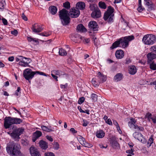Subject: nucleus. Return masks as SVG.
Masks as SVG:
<instances>
[{"mask_svg": "<svg viewBox=\"0 0 156 156\" xmlns=\"http://www.w3.org/2000/svg\"><path fill=\"white\" fill-rule=\"evenodd\" d=\"M6 150L10 156H22L17 144L13 143L8 144Z\"/></svg>", "mask_w": 156, "mask_h": 156, "instance_id": "1", "label": "nucleus"}, {"mask_svg": "<svg viewBox=\"0 0 156 156\" xmlns=\"http://www.w3.org/2000/svg\"><path fill=\"white\" fill-rule=\"evenodd\" d=\"M23 120L17 118L7 117L4 119V126L5 129L9 128L13 124H19L22 122Z\"/></svg>", "mask_w": 156, "mask_h": 156, "instance_id": "2", "label": "nucleus"}, {"mask_svg": "<svg viewBox=\"0 0 156 156\" xmlns=\"http://www.w3.org/2000/svg\"><path fill=\"white\" fill-rule=\"evenodd\" d=\"M37 73L40 75L47 76V75L43 72H40L38 71H32L30 69H25L23 73V75L25 78L28 80H29L33 78L34 75Z\"/></svg>", "mask_w": 156, "mask_h": 156, "instance_id": "3", "label": "nucleus"}, {"mask_svg": "<svg viewBox=\"0 0 156 156\" xmlns=\"http://www.w3.org/2000/svg\"><path fill=\"white\" fill-rule=\"evenodd\" d=\"M69 15L68 11L65 9L59 11V17L63 25H67L69 23L70 18L69 17Z\"/></svg>", "mask_w": 156, "mask_h": 156, "instance_id": "4", "label": "nucleus"}, {"mask_svg": "<svg viewBox=\"0 0 156 156\" xmlns=\"http://www.w3.org/2000/svg\"><path fill=\"white\" fill-rule=\"evenodd\" d=\"M98 76L95 78H93L91 82L94 87L98 86L101 83L105 82L106 80V77L105 76L99 72L98 73Z\"/></svg>", "mask_w": 156, "mask_h": 156, "instance_id": "5", "label": "nucleus"}, {"mask_svg": "<svg viewBox=\"0 0 156 156\" xmlns=\"http://www.w3.org/2000/svg\"><path fill=\"white\" fill-rule=\"evenodd\" d=\"M114 9L111 6L108 7V10L105 12L103 17L105 21H107L109 23H111L113 22V17L114 16Z\"/></svg>", "mask_w": 156, "mask_h": 156, "instance_id": "6", "label": "nucleus"}, {"mask_svg": "<svg viewBox=\"0 0 156 156\" xmlns=\"http://www.w3.org/2000/svg\"><path fill=\"white\" fill-rule=\"evenodd\" d=\"M16 128V126H14L12 128L13 130L12 132L11 133L10 132H9L7 133L14 139L19 138V136L23 134L24 131V129L22 127L15 129Z\"/></svg>", "mask_w": 156, "mask_h": 156, "instance_id": "7", "label": "nucleus"}, {"mask_svg": "<svg viewBox=\"0 0 156 156\" xmlns=\"http://www.w3.org/2000/svg\"><path fill=\"white\" fill-rule=\"evenodd\" d=\"M134 37L133 35L126 36L122 37L118 39L119 41L120 47L125 48L127 47L129 44V42L134 39Z\"/></svg>", "mask_w": 156, "mask_h": 156, "instance_id": "8", "label": "nucleus"}, {"mask_svg": "<svg viewBox=\"0 0 156 156\" xmlns=\"http://www.w3.org/2000/svg\"><path fill=\"white\" fill-rule=\"evenodd\" d=\"M156 37L155 35L152 34H147L144 36L142 41L146 44L152 45L155 42Z\"/></svg>", "mask_w": 156, "mask_h": 156, "instance_id": "9", "label": "nucleus"}, {"mask_svg": "<svg viewBox=\"0 0 156 156\" xmlns=\"http://www.w3.org/2000/svg\"><path fill=\"white\" fill-rule=\"evenodd\" d=\"M136 121L133 118L130 119V121L128 122L129 127L132 129H135L136 131H143L144 128L141 126H138L136 123Z\"/></svg>", "mask_w": 156, "mask_h": 156, "instance_id": "10", "label": "nucleus"}, {"mask_svg": "<svg viewBox=\"0 0 156 156\" xmlns=\"http://www.w3.org/2000/svg\"><path fill=\"white\" fill-rule=\"evenodd\" d=\"M31 62V60L29 58L23 56L21 61L19 62V64L22 66L27 67L29 66V64Z\"/></svg>", "mask_w": 156, "mask_h": 156, "instance_id": "11", "label": "nucleus"}, {"mask_svg": "<svg viewBox=\"0 0 156 156\" xmlns=\"http://www.w3.org/2000/svg\"><path fill=\"white\" fill-rule=\"evenodd\" d=\"M133 137L139 141H140L142 143H144L146 142L145 139L143 137V135L140 133L138 132H135L133 134Z\"/></svg>", "mask_w": 156, "mask_h": 156, "instance_id": "12", "label": "nucleus"}, {"mask_svg": "<svg viewBox=\"0 0 156 156\" xmlns=\"http://www.w3.org/2000/svg\"><path fill=\"white\" fill-rule=\"evenodd\" d=\"M88 27L91 30L97 31L98 30V25L95 21H91L88 23Z\"/></svg>", "mask_w": 156, "mask_h": 156, "instance_id": "13", "label": "nucleus"}, {"mask_svg": "<svg viewBox=\"0 0 156 156\" xmlns=\"http://www.w3.org/2000/svg\"><path fill=\"white\" fill-rule=\"evenodd\" d=\"M70 38L73 41L76 43L80 42L82 39L84 38V37H82L78 34H75L72 35Z\"/></svg>", "mask_w": 156, "mask_h": 156, "instance_id": "14", "label": "nucleus"}, {"mask_svg": "<svg viewBox=\"0 0 156 156\" xmlns=\"http://www.w3.org/2000/svg\"><path fill=\"white\" fill-rule=\"evenodd\" d=\"M43 28L40 25L37 23L32 25L31 29L32 31L35 33H38L41 32Z\"/></svg>", "mask_w": 156, "mask_h": 156, "instance_id": "15", "label": "nucleus"}, {"mask_svg": "<svg viewBox=\"0 0 156 156\" xmlns=\"http://www.w3.org/2000/svg\"><path fill=\"white\" fill-rule=\"evenodd\" d=\"M110 144L112 147L115 149H118L120 147L119 144L116 140L115 137H112L110 138Z\"/></svg>", "mask_w": 156, "mask_h": 156, "instance_id": "16", "label": "nucleus"}, {"mask_svg": "<svg viewBox=\"0 0 156 156\" xmlns=\"http://www.w3.org/2000/svg\"><path fill=\"white\" fill-rule=\"evenodd\" d=\"M70 16L72 18H76L80 15V12L77 9L72 8L69 12Z\"/></svg>", "mask_w": 156, "mask_h": 156, "instance_id": "17", "label": "nucleus"}, {"mask_svg": "<svg viewBox=\"0 0 156 156\" xmlns=\"http://www.w3.org/2000/svg\"><path fill=\"white\" fill-rule=\"evenodd\" d=\"M30 153L32 156H41L38 151L34 147H31L30 149Z\"/></svg>", "mask_w": 156, "mask_h": 156, "instance_id": "18", "label": "nucleus"}, {"mask_svg": "<svg viewBox=\"0 0 156 156\" xmlns=\"http://www.w3.org/2000/svg\"><path fill=\"white\" fill-rule=\"evenodd\" d=\"M101 12L98 8L92 12L91 14V16L94 18H98L101 16Z\"/></svg>", "mask_w": 156, "mask_h": 156, "instance_id": "19", "label": "nucleus"}, {"mask_svg": "<svg viewBox=\"0 0 156 156\" xmlns=\"http://www.w3.org/2000/svg\"><path fill=\"white\" fill-rule=\"evenodd\" d=\"M147 57L148 59V63H151L152 62L153 59L156 58V54L150 52L147 54Z\"/></svg>", "mask_w": 156, "mask_h": 156, "instance_id": "20", "label": "nucleus"}, {"mask_svg": "<svg viewBox=\"0 0 156 156\" xmlns=\"http://www.w3.org/2000/svg\"><path fill=\"white\" fill-rule=\"evenodd\" d=\"M115 55L117 58H122L124 55V51L122 50H118L115 52Z\"/></svg>", "mask_w": 156, "mask_h": 156, "instance_id": "21", "label": "nucleus"}, {"mask_svg": "<svg viewBox=\"0 0 156 156\" xmlns=\"http://www.w3.org/2000/svg\"><path fill=\"white\" fill-rule=\"evenodd\" d=\"M76 31L78 32L82 33L87 31V30L82 24H80L76 27Z\"/></svg>", "mask_w": 156, "mask_h": 156, "instance_id": "22", "label": "nucleus"}, {"mask_svg": "<svg viewBox=\"0 0 156 156\" xmlns=\"http://www.w3.org/2000/svg\"><path fill=\"white\" fill-rule=\"evenodd\" d=\"M97 137L99 138H101L105 136V133L102 130L99 129L97 131L96 133Z\"/></svg>", "mask_w": 156, "mask_h": 156, "instance_id": "23", "label": "nucleus"}, {"mask_svg": "<svg viewBox=\"0 0 156 156\" xmlns=\"http://www.w3.org/2000/svg\"><path fill=\"white\" fill-rule=\"evenodd\" d=\"M85 7V3L82 2H78L76 4V8L78 9L83 10Z\"/></svg>", "mask_w": 156, "mask_h": 156, "instance_id": "24", "label": "nucleus"}, {"mask_svg": "<svg viewBox=\"0 0 156 156\" xmlns=\"http://www.w3.org/2000/svg\"><path fill=\"white\" fill-rule=\"evenodd\" d=\"M39 144L40 147L43 149L46 150L48 147V144L43 140L40 141L39 142Z\"/></svg>", "mask_w": 156, "mask_h": 156, "instance_id": "25", "label": "nucleus"}, {"mask_svg": "<svg viewBox=\"0 0 156 156\" xmlns=\"http://www.w3.org/2000/svg\"><path fill=\"white\" fill-rule=\"evenodd\" d=\"M136 72V67L133 66H130L129 67V73L131 75H134Z\"/></svg>", "mask_w": 156, "mask_h": 156, "instance_id": "26", "label": "nucleus"}, {"mask_svg": "<svg viewBox=\"0 0 156 156\" xmlns=\"http://www.w3.org/2000/svg\"><path fill=\"white\" fill-rule=\"evenodd\" d=\"M123 74L120 73L117 74L114 77V80L116 82H118L122 80Z\"/></svg>", "mask_w": 156, "mask_h": 156, "instance_id": "27", "label": "nucleus"}, {"mask_svg": "<svg viewBox=\"0 0 156 156\" xmlns=\"http://www.w3.org/2000/svg\"><path fill=\"white\" fill-rule=\"evenodd\" d=\"M49 10L52 15H55L57 12V8L55 6H51L49 7Z\"/></svg>", "mask_w": 156, "mask_h": 156, "instance_id": "28", "label": "nucleus"}, {"mask_svg": "<svg viewBox=\"0 0 156 156\" xmlns=\"http://www.w3.org/2000/svg\"><path fill=\"white\" fill-rule=\"evenodd\" d=\"M145 2V5L149 8L152 9L154 6V4L152 3L151 0H144Z\"/></svg>", "mask_w": 156, "mask_h": 156, "instance_id": "29", "label": "nucleus"}, {"mask_svg": "<svg viewBox=\"0 0 156 156\" xmlns=\"http://www.w3.org/2000/svg\"><path fill=\"white\" fill-rule=\"evenodd\" d=\"M119 47H120L119 41L118 40L113 43L112 46L110 47V48L112 50Z\"/></svg>", "mask_w": 156, "mask_h": 156, "instance_id": "30", "label": "nucleus"}, {"mask_svg": "<svg viewBox=\"0 0 156 156\" xmlns=\"http://www.w3.org/2000/svg\"><path fill=\"white\" fill-rule=\"evenodd\" d=\"M42 135V133L39 131H36L34 134L33 136L36 139H38Z\"/></svg>", "mask_w": 156, "mask_h": 156, "instance_id": "31", "label": "nucleus"}, {"mask_svg": "<svg viewBox=\"0 0 156 156\" xmlns=\"http://www.w3.org/2000/svg\"><path fill=\"white\" fill-rule=\"evenodd\" d=\"M77 139L80 143L82 145L84 144V142L85 141V139L81 136L79 135L77 137Z\"/></svg>", "mask_w": 156, "mask_h": 156, "instance_id": "32", "label": "nucleus"}, {"mask_svg": "<svg viewBox=\"0 0 156 156\" xmlns=\"http://www.w3.org/2000/svg\"><path fill=\"white\" fill-rule=\"evenodd\" d=\"M113 123L116 126V129L119 133L120 134L122 132L120 130L119 126L117 122L115 120H114L113 121Z\"/></svg>", "mask_w": 156, "mask_h": 156, "instance_id": "33", "label": "nucleus"}, {"mask_svg": "<svg viewBox=\"0 0 156 156\" xmlns=\"http://www.w3.org/2000/svg\"><path fill=\"white\" fill-rule=\"evenodd\" d=\"M90 10L93 11L96 10L98 8L97 5L94 4H90Z\"/></svg>", "mask_w": 156, "mask_h": 156, "instance_id": "34", "label": "nucleus"}, {"mask_svg": "<svg viewBox=\"0 0 156 156\" xmlns=\"http://www.w3.org/2000/svg\"><path fill=\"white\" fill-rule=\"evenodd\" d=\"M59 53L60 55L62 56H65L67 54L66 51L62 48L59 49Z\"/></svg>", "mask_w": 156, "mask_h": 156, "instance_id": "35", "label": "nucleus"}, {"mask_svg": "<svg viewBox=\"0 0 156 156\" xmlns=\"http://www.w3.org/2000/svg\"><path fill=\"white\" fill-rule=\"evenodd\" d=\"M92 41H93L94 44L95 46H97L99 44L98 40L96 37H94L92 39Z\"/></svg>", "mask_w": 156, "mask_h": 156, "instance_id": "36", "label": "nucleus"}, {"mask_svg": "<svg viewBox=\"0 0 156 156\" xmlns=\"http://www.w3.org/2000/svg\"><path fill=\"white\" fill-rule=\"evenodd\" d=\"M41 128L42 129V130L45 131H46L47 132H50L51 131H53V130L51 129L48 128L47 127L42 126H41Z\"/></svg>", "mask_w": 156, "mask_h": 156, "instance_id": "37", "label": "nucleus"}, {"mask_svg": "<svg viewBox=\"0 0 156 156\" xmlns=\"http://www.w3.org/2000/svg\"><path fill=\"white\" fill-rule=\"evenodd\" d=\"M98 5L100 8L105 9L106 8V6L105 3L103 2H99Z\"/></svg>", "mask_w": 156, "mask_h": 156, "instance_id": "38", "label": "nucleus"}, {"mask_svg": "<svg viewBox=\"0 0 156 156\" xmlns=\"http://www.w3.org/2000/svg\"><path fill=\"white\" fill-rule=\"evenodd\" d=\"M148 63L150 64V68L151 69L154 70H156V64L153 62Z\"/></svg>", "mask_w": 156, "mask_h": 156, "instance_id": "39", "label": "nucleus"}, {"mask_svg": "<svg viewBox=\"0 0 156 156\" xmlns=\"http://www.w3.org/2000/svg\"><path fill=\"white\" fill-rule=\"evenodd\" d=\"M5 4V0H0V9H3Z\"/></svg>", "mask_w": 156, "mask_h": 156, "instance_id": "40", "label": "nucleus"}, {"mask_svg": "<svg viewBox=\"0 0 156 156\" xmlns=\"http://www.w3.org/2000/svg\"><path fill=\"white\" fill-rule=\"evenodd\" d=\"M98 96L95 94H92L91 95V98L93 102H95L97 100Z\"/></svg>", "mask_w": 156, "mask_h": 156, "instance_id": "41", "label": "nucleus"}, {"mask_svg": "<svg viewBox=\"0 0 156 156\" xmlns=\"http://www.w3.org/2000/svg\"><path fill=\"white\" fill-rule=\"evenodd\" d=\"M153 140L154 139L152 137H151L149 139L147 143V147H149L151 146V144L153 143Z\"/></svg>", "mask_w": 156, "mask_h": 156, "instance_id": "42", "label": "nucleus"}, {"mask_svg": "<svg viewBox=\"0 0 156 156\" xmlns=\"http://www.w3.org/2000/svg\"><path fill=\"white\" fill-rule=\"evenodd\" d=\"M63 5L64 7L67 9H69L70 7V3L68 2H66L64 3Z\"/></svg>", "mask_w": 156, "mask_h": 156, "instance_id": "43", "label": "nucleus"}, {"mask_svg": "<svg viewBox=\"0 0 156 156\" xmlns=\"http://www.w3.org/2000/svg\"><path fill=\"white\" fill-rule=\"evenodd\" d=\"M85 100V98L84 97H82L79 98L78 101V103L81 105L82 104Z\"/></svg>", "mask_w": 156, "mask_h": 156, "instance_id": "44", "label": "nucleus"}, {"mask_svg": "<svg viewBox=\"0 0 156 156\" xmlns=\"http://www.w3.org/2000/svg\"><path fill=\"white\" fill-rule=\"evenodd\" d=\"M82 145H83L84 147H92V145L91 144L86 142L85 141L84 142V144H83Z\"/></svg>", "mask_w": 156, "mask_h": 156, "instance_id": "45", "label": "nucleus"}, {"mask_svg": "<svg viewBox=\"0 0 156 156\" xmlns=\"http://www.w3.org/2000/svg\"><path fill=\"white\" fill-rule=\"evenodd\" d=\"M21 90L20 88V87H17V90L15 92V94L17 96H20V92Z\"/></svg>", "mask_w": 156, "mask_h": 156, "instance_id": "46", "label": "nucleus"}, {"mask_svg": "<svg viewBox=\"0 0 156 156\" xmlns=\"http://www.w3.org/2000/svg\"><path fill=\"white\" fill-rule=\"evenodd\" d=\"M138 7L137 9L139 12H141L145 10L144 8L142 6V5H138Z\"/></svg>", "mask_w": 156, "mask_h": 156, "instance_id": "47", "label": "nucleus"}, {"mask_svg": "<svg viewBox=\"0 0 156 156\" xmlns=\"http://www.w3.org/2000/svg\"><path fill=\"white\" fill-rule=\"evenodd\" d=\"M134 150L133 149L131 148V150H126V152L127 153L130 154H132L133 155H134V153H133V151H134Z\"/></svg>", "mask_w": 156, "mask_h": 156, "instance_id": "48", "label": "nucleus"}, {"mask_svg": "<svg viewBox=\"0 0 156 156\" xmlns=\"http://www.w3.org/2000/svg\"><path fill=\"white\" fill-rule=\"evenodd\" d=\"M54 144L53 145V148H54L55 150H58L59 148V144L57 142H55L54 143Z\"/></svg>", "mask_w": 156, "mask_h": 156, "instance_id": "49", "label": "nucleus"}, {"mask_svg": "<svg viewBox=\"0 0 156 156\" xmlns=\"http://www.w3.org/2000/svg\"><path fill=\"white\" fill-rule=\"evenodd\" d=\"M39 34L40 35L42 36H46L48 37L50 35V34H49L47 32H44L43 33H41Z\"/></svg>", "mask_w": 156, "mask_h": 156, "instance_id": "50", "label": "nucleus"}, {"mask_svg": "<svg viewBox=\"0 0 156 156\" xmlns=\"http://www.w3.org/2000/svg\"><path fill=\"white\" fill-rule=\"evenodd\" d=\"M27 39L28 41L30 42L33 41L34 42H36L37 41V40H36V39L32 38L30 37H27Z\"/></svg>", "mask_w": 156, "mask_h": 156, "instance_id": "51", "label": "nucleus"}, {"mask_svg": "<svg viewBox=\"0 0 156 156\" xmlns=\"http://www.w3.org/2000/svg\"><path fill=\"white\" fill-rule=\"evenodd\" d=\"M60 72L59 70H53L51 72V73L55 75H58L60 76Z\"/></svg>", "mask_w": 156, "mask_h": 156, "instance_id": "52", "label": "nucleus"}, {"mask_svg": "<svg viewBox=\"0 0 156 156\" xmlns=\"http://www.w3.org/2000/svg\"><path fill=\"white\" fill-rule=\"evenodd\" d=\"M45 156H55V154L52 152H46L44 154Z\"/></svg>", "mask_w": 156, "mask_h": 156, "instance_id": "53", "label": "nucleus"}, {"mask_svg": "<svg viewBox=\"0 0 156 156\" xmlns=\"http://www.w3.org/2000/svg\"><path fill=\"white\" fill-rule=\"evenodd\" d=\"M151 116V114L149 112L147 113L145 115L146 117L147 118L148 120H150V119H151L152 117Z\"/></svg>", "mask_w": 156, "mask_h": 156, "instance_id": "54", "label": "nucleus"}, {"mask_svg": "<svg viewBox=\"0 0 156 156\" xmlns=\"http://www.w3.org/2000/svg\"><path fill=\"white\" fill-rule=\"evenodd\" d=\"M150 51L152 52H156V45L152 46L150 48Z\"/></svg>", "mask_w": 156, "mask_h": 156, "instance_id": "55", "label": "nucleus"}, {"mask_svg": "<svg viewBox=\"0 0 156 156\" xmlns=\"http://www.w3.org/2000/svg\"><path fill=\"white\" fill-rule=\"evenodd\" d=\"M83 126H86L89 123L85 119L83 120Z\"/></svg>", "mask_w": 156, "mask_h": 156, "instance_id": "56", "label": "nucleus"}, {"mask_svg": "<svg viewBox=\"0 0 156 156\" xmlns=\"http://www.w3.org/2000/svg\"><path fill=\"white\" fill-rule=\"evenodd\" d=\"M22 58H23L22 56H18L17 57H16V61L17 62H18L19 61V62L21 61Z\"/></svg>", "mask_w": 156, "mask_h": 156, "instance_id": "57", "label": "nucleus"}, {"mask_svg": "<svg viewBox=\"0 0 156 156\" xmlns=\"http://www.w3.org/2000/svg\"><path fill=\"white\" fill-rule=\"evenodd\" d=\"M105 122L106 123L110 125H112V122L110 119H107V120H106Z\"/></svg>", "mask_w": 156, "mask_h": 156, "instance_id": "58", "label": "nucleus"}, {"mask_svg": "<svg viewBox=\"0 0 156 156\" xmlns=\"http://www.w3.org/2000/svg\"><path fill=\"white\" fill-rule=\"evenodd\" d=\"M2 23L4 25H7L8 24V22L7 20L4 18H3L2 19Z\"/></svg>", "mask_w": 156, "mask_h": 156, "instance_id": "59", "label": "nucleus"}, {"mask_svg": "<svg viewBox=\"0 0 156 156\" xmlns=\"http://www.w3.org/2000/svg\"><path fill=\"white\" fill-rule=\"evenodd\" d=\"M153 122L155 124L156 123V116H153L151 118Z\"/></svg>", "mask_w": 156, "mask_h": 156, "instance_id": "60", "label": "nucleus"}, {"mask_svg": "<svg viewBox=\"0 0 156 156\" xmlns=\"http://www.w3.org/2000/svg\"><path fill=\"white\" fill-rule=\"evenodd\" d=\"M11 33L12 34L16 36L18 34V31L16 30H14L13 31H11Z\"/></svg>", "mask_w": 156, "mask_h": 156, "instance_id": "61", "label": "nucleus"}, {"mask_svg": "<svg viewBox=\"0 0 156 156\" xmlns=\"http://www.w3.org/2000/svg\"><path fill=\"white\" fill-rule=\"evenodd\" d=\"M46 138L49 141L52 142L53 140V138L51 137V136H46Z\"/></svg>", "mask_w": 156, "mask_h": 156, "instance_id": "62", "label": "nucleus"}, {"mask_svg": "<svg viewBox=\"0 0 156 156\" xmlns=\"http://www.w3.org/2000/svg\"><path fill=\"white\" fill-rule=\"evenodd\" d=\"M22 17L23 19L25 21H27V17L24 14V13H23L22 15Z\"/></svg>", "mask_w": 156, "mask_h": 156, "instance_id": "63", "label": "nucleus"}, {"mask_svg": "<svg viewBox=\"0 0 156 156\" xmlns=\"http://www.w3.org/2000/svg\"><path fill=\"white\" fill-rule=\"evenodd\" d=\"M70 131L73 134L76 133L77 132V131L74 128H71Z\"/></svg>", "mask_w": 156, "mask_h": 156, "instance_id": "64", "label": "nucleus"}]
</instances>
